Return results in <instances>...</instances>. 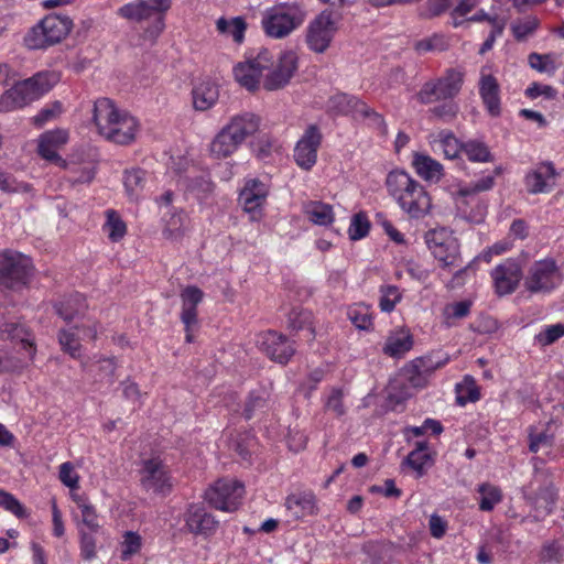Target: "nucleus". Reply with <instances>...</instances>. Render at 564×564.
Listing matches in <instances>:
<instances>
[{
	"instance_id": "nucleus-18",
	"label": "nucleus",
	"mask_w": 564,
	"mask_h": 564,
	"mask_svg": "<svg viewBox=\"0 0 564 564\" xmlns=\"http://www.w3.org/2000/svg\"><path fill=\"white\" fill-rule=\"evenodd\" d=\"M269 194L264 183L257 178L248 180L239 194V203L249 214H259Z\"/></svg>"
},
{
	"instance_id": "nucleus-31",
	"label": "nucleus",
	"mask_w": 564,
	"mask_h": 564,
	"mask_svg": "<svg viewBox=\"0 0 564 564\" xmlns=\"http://www.w3.org/2000/svg\"><path fill=\"white\" fill-rule=\"evenodd\" d=\"M285 507L296 519L313 514L315 510V497L312 492H296L285 500Z\"/></svg>"
},
{
	"instance_id": "nucleus-9",
	"label": "nucleus",
	"mask_w": 564,
	"mask_h": 564,
	"mask_svg": "<svg viewBox=\"0 0 564 564\" xmlns=\"http://www.w3.org/2000/svg\"><path fill=\"white\" fill-rule=\"evenodd\" d=\"M243 494L241 482L220 479L205 491L204 498L215 509L232 512L240 506Z\"/></svg>"
},
{
	"instance_id": "nucleus-57",
	"label": "nucleus",
	"mask_w": 564,
	"mask_h": 564,
	"mask_svg": "<svg viewBox=\"0 0 564 564\" xmlns=\"http://www.w3.org/2000/svg\"><path fill=\"white\" fill-rule=\"evenodd\" d=\"M452 6V0H426L421 15L427 19L440 17Z\"/></svg>"
},
{
	"instance_id": "nucleus-19",
	"label": "nucleus",
	"mask_w": 564,
	"mask_h": 564,
	"mask_svg": "<svg viewBox=\"0 0 564 564\" xmlns=\"http://www.w3.org/2000/svg\"><path fill=\"white\" fill-rule=\"evenodd\" d=\"M93 112L98 132L106 137L113 123L122 117L123 111L119 110L111 99L100 98L95 101Z\"/></svg>"
},
{
	"instance_id": "nucleus-39",
	"label": "nucleus",
	"mask_w": 564,
	"mask_h": 564,
	"mask_svg": "<svg viewBox=\"0 0 564 564\" xmlns=\"http://www.w3.org/2000/svg\"><path fill=\"white\" fill-rule=\"evenodd\" d=\"M106 217L107 220L104 225V229L107 231L108 238L112 242H118L127 234L126 223L115 209L106 210Z\"/></svg>"
},
{
	"instance_id": "nucleus-5",
	"label": "nucleus",
	"mask_w": 564,
	"mask_h": 564,
	"mask_svg": "<svg viewBox=\"0 0 564 564\" xmlns=\"http://www.w3.org/2000/svg\"><path fill=\"white\" fill-rule=\"evenodd\" d=\"M304 19L305 12L297 3H279L265 11L262 26L268 36L283 39L299 28Z\"/></svg>"
},
{
	"instance_id": "nucleus-28",
	"label": "nucleus",
	"mask_w": 564,
	"mask_h": 564,
	"mask_svg": "<svg viewBox=\"0 0 564 564\" xmlns=\"http://www.w3.org/2000/svg\"><path fill=\"white\" fill-rule=\"evenodd\" d=\"M193 105L196 110L210 109L219 98V89L216 83L204 79L196 84L192 90Z\"/></svg>"
},
{
	"instance_id": "nucleus-63",
	"label": "nucleus",
	"mask_w": 564,
	"mask_h": 564,
	"mask_svg": "<svg viewBox=\"0 0 564 564\" xmlns=\"http://www.w3.org/2000/svg\"><path fill=\"white\" fill-rule=\"evenodd\" d=\"M204 293L197 286H187L181 293L182 307L197 308L203 301Z\"/></svg>"
},
{
	"instance_id": "nucleus-52",
	"label": "nucleus",
	"mask_w": 564,
	"mask_h": 564,
	"mask_svg": "<svg viewBox=\"0 0 564 564\" xmlns=\"http://www.w3.org/2000/svg\"><path fill=\"white\" fill-rule=\"evenodd\" d=\"M117 13L123 19L135 22L150 19L140 0L120 7Z\"/></svg>"
},
{
	"instance_id": "nucleus-21",
	"label": "nucleus",
	"mask_w": 564,
	"mask_h": 564,
	"mask_svg": "<svg viewBox=\"0 0 564 564\" xmlns=\"http://www.w3.org/2000/svg\"><path fill=\"white\" fill-rule=\"evenodd\" d=\"M138 126L137 119L123 111L122 117L113 123L105 138L120 145L129 144L135 139Z\"/></svg>"
},
{
	"instance_id": "nucleus-23",
	"label": "nucleus",
	"mask_w": 564,
	"mask_h": 564,
	"mask_svg": "<svg viewBox=\"0 0 564 564\" xmlns=\"http://www.w3.org/2000/svg\"><path fill=\"white\" fill-rule=\"evenodd\" d=\"M499 93L497 79L492 75H482L479 82V95L491 117H499L501 113Z\"/></svg>"
},
{
	"instance_id": "nucleus-16",
	"label": "nucleus",
	"mask_w": 564,
	"mask_h": 564,
	"mask_svg": "<svg viewBox=\"0 0 564 564\" xmlns=\"http://www.w3.org/2000/svg\"><path fill=\"white\" fill-rule=\"evenodd\" d=\"M268 51H264L253 59L239 63L234 68L236 80L248 90H256L259 87L262 72L269 67Z\"/></svg>"
},
{
	"instance_id": "nucleus-1",
	"label": "nucleus",
	"mask_w": 564,
	"mask_h": 564,
	"mask_svg": "<svg viewBox=\"0 0 564 564\" xmlns=\"http://www.w3.org/2000/svg\"><path fill=\"white\" fill-rule=\"evenodd\" d=\"M386 186L389 195L410 218L421 219L430 213L432 203L429 193L405 171H391L387 175Z\"/></svg>"
},
{
	"instance_id": "nucleus-46",
	"label": "nucleus",
	"mask_w": 564,
	"mask_h": 564,
	"mask_svg": "<svg viewBox=\"0 0 564 564\" xmlns=\"http://www.w3.org/2000/svg\"><path fill=\"white\" fill-rule=\"evenodd\" d=\"M438 141L447 159L454 160L458 158L459 152L463 151V143H460L451 131H441L438 133Z\"/></svg>"
},
{
	"instance_id": "nucleus-12",
	"label": "nucleus",
	"mask_w": 564,
	"mask_h": 564,
	"mask_svg": "<svg viewBox=\"0 0 564 564\" xmlns=\"http://www.w3.org/2000/svg\"><path fill=\"white\" fill-rule=\"evenodd\" d=\"M495 291L499 296L513 293L522 279V268L518 260L507 259L491 271Z\"/></svg>"
},
{
	"instance_id": "nucleus-34",
	"label": "nucleus",
	"mask_w": 564,
	"mask_h": 564,
	"mask_svg": "<svg viewBox=\"0 0 564 564\" xmlns=\"http://www.w3.org/2000/svg\"><path fill=\"white\" fill-rule=\"evenodd\" d=\"M451 360V356L443 350H433L424 356L413 359L414 369H421L430 377L437 369L443 368Z\"/></svg>"
},
{
	"instance_id": "nucleus-11",
	"label": "nucleus",
	"mask_w": 564,
	"mask_h": 564,
	"mask_svg": "<svg viewBox=\"0 0 564 564\" xmlns=\"http://www.w3.org/2000/svg\"><path fill=\"white\" fill-rule=\"evenodd\" d=\"M337 28L333 20L332 12L324 10L308 25L306 33V43L308 47L316 52H325L336 32Z\"/></svg>"
},
{
	"instance_id": "nucleus-26",
	"label": "nucleus",
	"mask_w": 564,
	"mask_h": 564,
	"mask_svg": "<svg viewBox=\"0 0 564 564\" xmlns=\"http://www.w3.org/2000/svg\"><path fill=\"white\" fill-rule=\"evenodd\" d=\"M261 119L252 112H243L230 118L226 126L240 140L245 142L247 138L253 135L260 128Z\"/></svg>"
},
{
	"instance_id": "nucleus-24",
	"label": "nucleus",
	"mask_w": 564,
	"mask_h": 564,
	"mask_svg": "<svg viewBox=\"0 0 564 564\" xmlns=\"http://www.w3.org/2000/svg\"><path fill=\"white\" fill-rule=\"evenodd\" d=\"M0 337L10 339L21 345L26 357L32 360L35 356L36 348L30 332L21 324L6 323L0 327Z\"/></svg>"
},
{
	"instance_id": "nucleus-60",
	"label": "nucleus",
	"mask_w": 564,
	"mask_h": 564,
	"mask_svg": "<svg viewBox=\"0 0 564 564\" xmlns=\"http://www.w3.org/2000/svg\"><path fill=\"white\" fill-rule=\"evenodd\" d=\"M310 319H311V314L308 312L293 310L289 314L288 327L291 330H295V332L304 329L305 327H308V330L311 333H313V329L311 328Z\"/></svg>"
},
{
	"instance_id": "nucleus-33",
	"label": "nucleus",
	"mask_w": 564,
	"mask_h": 564,
	"mask_svg": "<svg viewBox=\"0 0 564 564\" xmlns=\"http://www.w3.org/2000/svg\"><path fill=\"white\" fill-rule=\"evenodd\" d=\"M413 347V337L409 332L401 330L390 335L382 348L383 352L393 358H400Z\"/></svg>"
},
{
	"instance_id": "nucleus-38",
	"label": "nucleus",
	"mask_w": 564,
	"mask_h": 564,
	"mask_svg": "<svg viewBox=\"0 0 564 564\" xmlns=\"http://www.w3.org/2000/svg\"><path fill=\"white\" fill-rule=\"evenodd\" d=\"M269 406V393L264 389L254 390L249 393L243 409V416L250 420L258 412L264 411Z\"/></svg>"
},
{
	"instance_id": "nucleus-41",
	"label": "nucleus",
	"mask_w": 564,
	"mask_h": 564,
	"mask_svg": "<svg viewBox=\"0 0 564 564\" xmlns=\"http://www.w3.org/2000/svg\"><path fill=\"white\" fill-rule=\"evenodd\" d=\"M306 213L310 220L319 226L330 225L334 220L332 206L322 202H311Z\"/></svg>"
},
{
	"instance_id": "nucleus-37",
	"label": "nucleus",
	"mask_w": 564,
	"mask_h": 564,
	"mask_svg": "<svg viewBox=\"0 0 564 564\" xmlns=\"http://www.w3.org/2000/svg\"><path fill=\"white\" fill-rule=\"evenodd\" d=\"M217 30L225 35L232 36L234 41L241 43L247 28L246 21L241 17H236L230 20L220 18L217 20Z\"/></svg>"
},
{
	"instance_id": "nucleus-10",
	"label": "nucleus",
	"mask_w": 564,
	"mask_h": 564,
	"mask_svg": "<svg viewBox=\"0 0 564 564\" xmlns=\"http://www.w3.org/2000/svg\"><path fill=\"white\" fill-rule=\"evenodd\" d=\"M182 531L196 536L209 538L218 528V520L209 513L203 503H189L182 514Z\"/></svg>"
},
{
	"instance_id": "nucleus-13",
	"label": "nucleus",
	"mask_w": 564,
	"mask_h": 564,
	"mask_svg": "<svg viewBox=\"0 0 564 564\" xmlns=\"http://www.w3.org/2000/svg\"><path fill=\"white\" fill-rule=\"evenodd\" d=\"M259 345L271 360L281 365L288 364L295 354L294 343L275 330L261 334Z\"/></svg>"
},
{
	"instance_id": "nucleus-61",
	"label": "nucleus",
	"mask_w": 564,
	"mask_h": 564,
	"mask_svg": "<svg viewBox=\"0 0 564 564\" xmlns=\"http://www.w3.org/2000/svg\"><path fill=\"white\" fill-rule=\"evenodd\" d=\"M404 375L410 382V384L414 388H424L426 387L430 376L426 372L421 371V369H414L413 360H411L403 369Z\"/></svg>"
},
{
	"instance_id": "nucleus-20",
	"label": "nucleus",
	"mask_w": 564,
	"mask_h": 564,
	"mask_svg": "<svg viewBox=\"0 0 564 564\" xmlns=\"http://www.w3.org/2000/svg\"><path fill=\"white\" fill-rule=\"evenodd\" d=\"M556 499L557 492L552 484L541 487L533 496L527 497L533 511V520L541 521L547 517L553 511Z\"/></svg>"
},
{
	"instance_id": "nucleus-49",
	"label": "nucleus",
	"mask_w": 564,
	"mask_h": 564,
	"mask_svg": "<svg viewBox=\"0 0 564 564\" xmlns=\"http://www.w3.org/2000/svg\"><path fill=\"white\" fill-rule=\"evenodd\" d=\"M381 297L379 306L382 312L390 313L394 310L398 302H400L402 295L398 286L386 285L380 289Z\"/></svg>"
},
{
	"instance_id": "nucleus-17",
	"label": "nucleus",
	"mask_w": 564,
	"mask_h": 564,
	"mask_svg": "<svg viewBox=\"0 0 564 564\" xmlns=\"http://www.w3.org/2000/svg\"><path fill=\"white\" fill-rule=\"evenodd\" d=\"M297 69V56L293 51L283 52L275 68L265 77L263 86L267 90L284 87Z\"/></svg>"
},
{
	"instance_id": "nucleus-32",
	"label": "nucleus",
	"mask_w": 564,
	"mask_h": 564,
	"mask_svg": "<svg viewBox=\"0 0 564 564\" xmlns=\"http://www.w3.org/2000/svg\"><path fill=\"white\" fill-rule=\"evenodd\" d=\"M123 185L130 200H138L147 185V172L140 167L126 170Z\"/></svg>"
},
{
	"instance_id": "nucleus-54",
	"label": "nucleus",
	"mask_w": 564,
	"mask_h": 564,
	"mask_svg": "<svg viewBox=\"0 0 564 564\" xmlns=\"http://www.w3.org/2000/svg\"><path fill=\"white\" fill-rule=\"evenodd\" d=\"M95 533L96 532L79 529L80 555L86 561L95 558L97 554Z\"/></svg>"
},
{
	"instance_id": "nucleus-50",
	"label": "nucleus",
	"mask_w": 564,
	"mask_h": 564,
	"mask_svg": "<svg viewBox=\"0 0 564 564\" xmlns=\"http://www.w3.org/2000/svg\"><path fill=\"white\" fill-rule=\"evenodd\" d=\"M370 229V223L365 213H357L352 216L348 229L349 238L351 240H359L366 237Z\"/></svg>"
},
{
	"instance_id": "nucleus-35",
	"label": "nucleus",
	"mask_w": 564,
	"mask_h": 564,
	"mask_svg": "<svg viewBox=\"0 0 564 564\" xmlns=\"http://www.w3.org/2000/svg\"><path fill=\"white\" fill-rule=\"evenodd\" d=\"M429 445L427 442L422 441L415 444V448L409 453L403 464L410 466L413 470L416 471V476L422 477L426 471V464L431 460V456L427 453Z\"/></svg>"
},
{
	"instance_id": "nucleus-30",
	"label": "nucleus",
	"mask_w": 564,
	"mask_h": 564,
	"mask_svg": "<svg viewBox=\"0 0 564 564\" xmlns=\"http://www.w3.org/2000/svg\"><path fill=\"white\" fill-rule=\"evenodd\" d=\"M412 165L419 176L429 182H438L443 176V165L422 153H414Z\"/></svg>"
},
{
	"instance_id": "nucleus-29",
	"label": "nucleus",
	"mask_w": 564,
	"mask_h": 564,
	"mask_svg": "<svg viewBox=\"0 0 564 564\" xmlns=\"http://www.w3.org/2000/svg\"><path fill=\"white\" fill-rule=\"evenodd\" d=\"M556 175L552 162L542 163L535 171L525 176V185L529 193L538 194L551 191L552 186L549 185L547 180L554 178Z\"/></svg>"
},
{
	"instance_id": "nucleus-45",
	"label": "nucleus",
	"mask_w": 564,
	"mask_h": 564,
	"mask_svg": "<svg viewBox=\"0 0 564 564\" xmlns=\"http://www.w3.org/2000/svg\"><path fill=\"white\" fill-rule=\"evenodd\" d=\"M142 547V538L139 533L133 531H127L123 534V541L121 542L120 558L122 561H129L133 555L138 554Z\"/></svg>"
},
{
	"instance_id": "nucleus-53",
	"label": "nucleus",
	"mask_w": 564,
	"mask_h": 564,
	"mask_svg": "<svg viewBox=\"0 0 564 564\" xmlns=\"http://www.w3.org/2000/svg\"><path fill=\"white\" fill-rule=\"evenodd\" d=\"M465 383H468V387H466V393L464 394L460 390V384L456 386L457 395H456V402L459 405H465L468 402H476L480 398V392L478 387L475 384V381L473 377L465 376L464 378Z\"/></svg>"
},
{
	"instance_id": "nucleus-55",
	"label": "nucleus",
	"mask_w": 564,
	"mask_h": 564,
	"mask_svg": "<svg viewBox=\"0 0 564 564\" xmlns=\"http://www.w3.org/2000/svg\"><path fill=\"white\" fill-rule=\"evenodd\" d=\"M564 336V324H554L546 326V328L543 332H540L535 336V340L541 346H549L555 343L557 339Z\"/></svg>"
},
{
	"instance_id": "nucleus-43",
	"label": "nucleus",
	"mask_w": 564,
	"mask_h": 564,
	"mask_svg": "<svg viewBox=\"0 0 564 564\" xmlns=\"http://www.w3.org/2000/svg\"><path fill=\"white\" fill-rule=\"evenodd\" d=\"M463 152L473 162H491L494 160L488 147L480 141L469 140L464 142Z\"/></svg>"
},
{
	"instance_id": "nucleus-4",
	"label": "nucleus",
	"mask_w": 564,
	"mask_h": 564,
	"mask_svg": "<svg viewBox=\"0 0 564 564\" xmlns=\"http://www.w3.org/2000/svg\"><path fill=\"white\" fill-rule=\"evenodd\" d=\"M72 28L73 21L69 17L48 14L26 32L23 44L29 50H45L62 42L69 34Z\"/></svg>"
},
{
	"instance_id": "nucleus-2",
	"label": "nucleus",
	"mask_w": 564,
	"mask_h": 564,
	"mask_svg": "<svg viewBox=\"0 0 564 564\" xmlns=\"http://www.w3.org/2000/svg\"><path fill=\"white\" fill-rule=\"evenodd\" d=\"M424 238L429 250L438 261L440 267L448 272L456 270L455 279L460 278L470 269L473 262L463 265L458 239L445 228L429 230Z\"/></svg>"
},
{
	"instance_id": "nucleus-51",
	"label": "nucleus",
	"mask_w": 564,
	"mask_h": 564,
	"mask_svg": "<svg viewBox=\"0 0 564 564\" xmlns=\"http://www.w3.org/2000/svg\"><path fill=\"white\" fill-rule=\"evenodd\" d=\"M440 102V105L431 108L429 112L444 122H448L454 119L458 112V105L454 99L442 100Z\"/></svg>"
},
{
	"instance_id": "nucleus-3",
	"label": "nucleus",
	"mask_w": 564,
	"mask_h": 564,
	"mask_svg": "<svg viewBox=\"0 0 564 564\" xmlns=\"http://www.w3.org/2000/svg\"><path fill=\"white\" fill-rule=\"evenodd\" d=\"M55 82L54 75L40 72L32 77L18 82L0 97V112H9L31 104L48 93Z\"/></svg>"
},
{
	"instance_id": "nucleus-47",
	"label": "nucleus",
	"mask_w": 564,
	"mask_h": 564,
	"mask_svg": "<svg viewBox=\"0 0 564 564\" xmlns=\"http://www.w3.org/2000/svg\"><path fill=\"white\" fill-rule=\"evenodd\" d=\"M0 508L11 512L19 519L29 517L26 508L9 491L0 489Z\"/></svg>"
},
{
	"instance_id": "nucleus-40",
	"label": "nucleus",
	"mask_w": 564,
	"mask_h": 564,
	"mask_svg": "<svg viewBox=\"0 0 564 564\" xmlns=\"http://www.w3.org/2000/svg\"><path fill=\"white\" fill-rule=\"evenodd\" d=\"M478 492L480 495L479 509L481 511H491L502 500L501 489L488 482L479 485Z\"/></svg>"
},
{
	"instance_id": "nucleus-27",
	"label": "nucleus",
	"mask_w": 564,
	"mask_h": 564,
	"mask_svg": "<svg viewBox=\"0 0 564 564\" xmlns=\"http://www.w3.org/2000/svg\"><path fill=\"white\" fill-rule=\"evenodd\" d=\"M364 101L359 98L338 93L332 96L327 101V111L333 116H354L357 117L360 113Z\"/></svg>"
},
{
	"instance_id": "nucleus-15",
	"label": "nucleus",
	"mask_w": 564,
	"mask_h": 564,
	"mask_svg": "<svg viewBox=\"0 0 564 564\" xmlns=\"http://www.w3.org/2000/svg\"><path fill=\"white\" fill-rule=\"evenodd\" d=\"M141 475V485L147 491L162 495L170 491V477L160 459L150 458L144 460Z\"/></svg>"
},
{
	"instance_id": "nucleus-48",
	"label": "nucleus",
	"mask_w": 564,
	"mask_h": 564,
	"mask_svg": "<svg viewBox=\"0 0 564 564\" xmlns=\"http://www.w3.org/2000/svg\"><path fill=\"white\" fill-rule=\"evenodd\" d=\"M185 215L183 213L173 214L163 229V236L166 239L177 240L185 231Z\"/></svg>"
},
{
	"instance_id": "nucleus-14",
	"label": "nucleus",
	"mask_w": 564,
	"mask_h": 564,
	"mask_svg": "<svg viewBox=\"0 0 564 564\" xmlns=\"http://www.w3.org/2000/svg\"><path fill=\"white\" fill-rule=\"evenodd\" d=\"M322 133L316 124H311L297 141L294 160L299 166L308 171L316 163L317 150L322 143Z\"/></svg>"
},
{
	"instance_id": "nucleus-22",
	"label": "nucleus",
	"mask_w": 564,
	"mask_h": 564,
	"mask_svg": "<svg viewBox=\"0 0 564 564\" xmlns=\"http://www.w3.org/2000/svg\"><path fill=\"white\" fill-rule=\"evenodd\" d=\"M55 313L65 322L83 317L87 310L86 299L80 293H73L54 304Z\"/></svg>"
},
{
	"instance_id": "nucleus-62",
	"label": "nucleus",
	"mask_w": 564,
	"mask_h": 564,
	"mask_svg": "<svg viewBox=\"0 0 564 564\" xmlns=\"http://www.w3.org/2000/svg\"><path fill=\"white\" fill-rule=\"evenodd\" d=\"M62 112L61 101H54L50 106L44 107L36 116L33 117V123L41 128L47 121L54 119Z\"/></svg>"
},
{
	"instance_id": "nucleus-59",
	"label": "nucleus",
	"mask_w": 564,
	"mask_h": 564,
	"mask_svg": "<svg viewBox=\"0 0 564 564\" xmlns=\"http://www.w3.org/2000/svg\"><path fill=\"white\" fill-rule=\"evenodd\" d=\"M344 392L340 388H333L329 397L326 400L325 409L332 411L336 416H343L346 413V408L343 402Z\"/></svg>"
},
{
	"instance_id": "nucleus-7",
	"label": "nucleus",
	"mask_w": 564,
	"mask_h": 564,
	"mask_svg": "<svg viewBox=\"0 0 564 564\" xmlns=\"http://www.w3.org/2000/svg\"><path fill=\"white\" fill-rule=\"evenodd\" d=\"M31 259L7 249L0 253V283L9 289L24 285L31 273Z\"/></svg>"
},
{
	"instance_id": "nucleus-56",
	"label": "nucleus",
	"mask_w": 564,
	"mask_h": 564,
	"mask_svg": "<svg viewBox=\"0 0 564 564\" xmlns=\"http://www.w3.org/2000/svg\"><path fill=\"white\" fill-rule=\"evenodd\" d=\"M447 48V43L444 40V36L434 34L429 39H423L415 43V50L419 53H426L432 51H445Z\"/></svg>"
},
{
	"instance_id": "nucleus-64",
	"label": "nucleus",
	"mask_w": 564,
	"mask_h": 564,
	"mask_svg": "<svg viewBox=\"0 0 564 564\" xmlns=\"http://www.w3.org/2000/svg\"><path fill=\"white\" fill-rule=\"evenodd\" d=\"M54 147L48 143H45L43 140H39L37 153L41 158L48 162H53L61 167H65L67 165L66 161L57 153Z\"/></svg>"
},
{
	"instance_id": "nucleus-36",
	"label": "nucleus",
	"mask_w": 564,
	"mask_h": 564,
	"mask_svg": "<svg viewBox=\"0 0 564 564\" xmlns=\"http://www.w3.org/2000/svg\"><path fill=\"white\" fill-rule=\"evenodd\" d=\"M539 25L540 20L535 15H528L514 20L510 25V30L518 42H524L535 33Z\"/></svg>"
},
{
	"instance_id": "nucleus-42",
	"label": "nucleus",
	"mask_w": 564,
	"mask_h": 564,
	"mask_svg": "<svg viewBox=\"0 0 564 564\" xmlns=\"http://www.w3.org/2000/svg\"><path fill=\"white\" fill-rule=\"evenodd\" d=\"M502 172V169L500 166L496 167L492 172V174L486 175L479 180H477L474 183H470L467 186L460 187L458 189V195L466 197L469 195H474L480 192L489 191L495 185V178L496 176L500 175Z\"/></svg>"
},
{
	"instance_id": "nucleus-44",
	"label": "nucleus",
	"mask_w": 564,
	"mask_h": 564,
	"mask_svg": "<svg viewBox=\"0 0 564 564\" xmlns=\"http://www.w3.org/2000/svg\"><path fill=\"white\" fill-rule=\"evenodd\" d=\"M58 343L62 350L68 354L72 358L77 359L80 357V338L73 330L61 329L58 332Z\"/></svg>"
},
{
	"instance_id": "nucleus-8",
	"label": "nucleus",
	"mask_w": 564,
	"mask_h": 564,
	"mask_svg": "<svg viewBox=\"0 0 564 564\" xmlns=\"http://www.w3.org/2000/svg\"><path fill=\"white\" fill-rule=\"evenodd\" d=\"M562 282L561 272L553 259L535 261L524 279V288L530 293H550Z\"/></svg>"
},
{
	"instance_id": "nucleus-25",
	"label": "nucleus",
	"mask_w": 564,
	"mask_h": 564,
	"mask_svg": "<svg viewBox=\"0 0 564 564\" xmlns=\"http://www.w3.org/2000/svg\"><path fill=\"white\" fill-rule=\"evenodd\" d=\"M242 144L225 124L214 137L209 145L210 154L216 159H225L234 154Z\"/></svg>"
},
{
	"instance_id": "nucleus-58",
	"label": "nucleus",
	"mask_w": 564,
	"mask_h": 564,
	"mask_svg": "<svg viewBox=\"0 0 564 564\" xmlns=\"http://www.w3.org/2000/svg\"><path fill=\"white\" fill-rule=\"evenodd\" d=\"M528 62L531 68L540 73H551L555 69L554 63L549 54L531 53L528 56Z\"/></svg>"
},
{
	"instance_id": "nucleus-6",
	"label": "nucleus",
	"mask_w": 564,
	"mask_h": 564,
	"mask_svg": "<svg viewBox=\"0 0 564 564\" xmlns=\"http://www.w3.org/2000/svg\"><path fill=\"white\" fill-rule=\"evenodd\" d=\"M463 83L464 73L456 68H449L442 77L424 83L416 94V98L423 105L454 99L459 94Z\"/></svg>"
}]
</instances>
